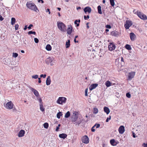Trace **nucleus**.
Here are the masks:
<instances>
[{"mask_svg": "<svg viewBox=\"0 0 147 147\" xmlns=\"http://www.w3.org/2000/svg\"><path fill=\"white\" fill-rule=\"evenodd\" d=\"M74 42H78V41H76V38H74Z\"/></svg>", "mask_w": 147, "mask_h": 147, "instance_id": "0e129e2a", "label": "nucleus"}, {"mask_svg": "<svg viewBox=\"0 0 147 147\" xmlns=\"http://www.w3.org/2000/svg\"><path fill=\"white\" fill-rule=\"evenodd\" d=\"M26 6L28 8L33 11H36V10L38 9L36 5L34 3H27L26 4Z\"/></svg>", "mask_w": 147, "mask_h": 147, "instance_id": "f03ea898", "label": "nucleus"}, {"mask_svg": "<svg viewBox=\"0 0 147 147\" xmlns=\"http://www.w3.org/2000/svg\"><path fill=\"white\" fill-rule=\"evenodd\" d=\"M34 41L36 43H37L38 42L39 40L37 38H34Z\"/></svg>", "mask_w": 147, "mask_h": 147, "instance_id": "a19ab883", "label": "nucleus"}, {"mask_svg": "<svg viewBox=\"0 0 147 147\" xmlns=\"http://www.w3.org/2000/svg\"><path fill=\"white\" fill-rule=\"evenodd\" d=\"M88 89L86 88L85 89V95L86 96H88Z\"/></svg>", "mask_w": 147, "mask_h": 147, "instance_id": "4c0bfd02", "label": "nucleus"}, {"mask_svg": "<svg viewBox=\"0 0 147 147\" xmlns=\"http://www.w3.org/2000/svg\"><path fill=\"white\" fill-rule=\"evenodd\" d=\"M78 22V21L77 20H76L74 22V24H75L77 26H79V24L77 23V22Z\"/></svg>", "mask_w": 147, "mask_h": 147, "instance_id": "ea45409f", "label": "nucleus"}, {"mask_svg": "<svg viewBox=\"0 0 147 147\" xmlns=\"http://www.w3.org/2000/svg\"><path fill=\"white\" fill-rule=\"evenodd\" d=\"M132 135H133V138H135L136 137V135H135V134L133 132Z\"/></svg>", "mask_w": 147, "mask_h": 147, "instance_id": "4d7b16f0", "label": "nucleus"}, {"mask_svg": "<svg viewBox=\"0 0 147 147\" xmlns=\"http://www.w3.org/2000/svg\"><path fill=\"white\" fill-rule=\"evenodd\" d=\"M28 34L29 35H30L31 34H34V35H35L36 34V33L35 32H33L32 31H29L28 32Z\"/></svg>", "mask_w": 147, "mask_h": 147, "instance_id": "f704fd0d", "label": "nucleus"}, {"mask_svg": "<svg viewBox=\"0 0 147 147\" xmlns=\"http://www.w3.org/2000/svg\"><path fill=\"white\" fill-rule=\"evenodd\" d=\"M70 116V113L69 111H67V113L65 114V118H67L69 117Z\"/></svg>", "mask_w": 147, "mask_h": 147, "instance_id": "bb28decb", "label": "nucleus"}, {"mask_svg": "<svg viewBox=\"0 0 147 147\" xmlns=\"http://www.w3.org/2000/svg\"><path fill=\"white\" fill-rule=\"evenodd\" d=\"M136 14L142 20H145L147 19L146 16L140 11H137Z\"/></svg>", "mask_w": 147, "mask_h": 147, "instance_id": "39448f33", "label": "nucleus"}, {"mask_svg": "<svg viewBox=\"0 0 147 147\" xmlns=\"http://www.w3.org/2000/svg\"><path fill=\"white\" fill-rule=\"evenodd\" d=\"M106 28H111V27L110 25H107L106 26Z\"/></svg>", "mask_w": 147, "mask_h": 147, "instance_id": "3c124183", "label": "nucleus"}, {"mask_svg": "<svg viewBox=\"0 0 147 147\" xmlns=\"http://www.w3.org/2000/svg\"><path fill=\"white\" fill-rule=\"evenodd\" d=\"M82 142L85 144H88L89 142V139L87 136H85L82 138Z\"/></svg>", "mask_w": 147, "mask_h": 147, "instance_id": "1a4fd4ad", "label": "nucleus"}, {"mask_svg": "<svg viewBox=\"0 0 147 147\" xmlns=\"http://www.w3.org/2000/svg\"><path fill=\"white\" fill-rule=\"evenodd\" d=\"M33 26V25L32 24H30L29 25L28 27V28L29 29H31V27Z\"/></svg>", "mask_w": 147, "mask_h": 147, "instance_id": "603ef678", "label": "nucleus"}, {"mask_svg": "<svg viewBox=\"0 0 147 147\" xmlns=\"http://www.w3.org/2000/svg\"><path fill=\"white\" fill-rule=\"evenodd\" d=\"M130 36L131 40L132 41H134L136 37L135 34L131 32L130 33Z\"/></svg>", "mask_w": 147, "mask_h": 147, "instance_id": "dca6fc26", "label": "nucleus"}, {"mask_svg": "<svg viewBox=\"0 0 147 147\" xmlns=\"http://www.w3.org/2000/svg\"><path fill=\"white\" fill-rule=\"evenodd\" d=\"M40 1L41 2V3H44V1L43 0H38V2H40Z\"/></svg>", "mask_w": 147, "mask_h": 147, "instance_id": "bf43d9fd", "label": "nucleus"}, {"mask_svg": "<svg viewBox=\"0 0 147 147\" xmlns=\"http://www.w3.org/2000/svg\"><path fill=\"white\" fill-rule=\"evenodd\" d=\"M72 28L71 25H69L68 26V28L67 29V34L69 35L71 34L72 32Z\"/></svg>", "mask_w": 147, "mask_h": 147, "instance_id": "4468645a", "label": "nucleus"}, {"mask_svg": "<svg viewBox=\"0 0 147 147\" xmlns=\"http://www.w3.org/2000/svg\"><path fill=\"white\" fill-rule=\"evenodd\" d=\"M46 49L48 51H50L51 50V47L50 45H47L46 47Z\"/></svg>", "mask_w": 147, "mask_h": 147, "instance_id": "5701e85b", "label": "nucleus"}, {"mask_svg": "<svg viewBox=\"0 0 147 147\" xmlns=\"http://www.w3.org/2000/svg\"><path fill=\"white\" fill-rule=\"evenodd\" d=\"M3 19V18L2 17V16L0 15V20L2 21Z\"/></svg>", "mask_w": 147, "mask_h": 147, "instance_id": "13d9d810", "label": "nucleus"}, {"mask_svg": "<svg viewBox=\"0 0 147 147\" xmlns=\"http://www.w3.org/2000/svg\"><path fill=\"white\" fill-rule=\"evenodd\" d=\"M70 40H68L67 42H66L65 46L66 48H69L70 46Z\"/></svg>", "mask_w": 147, "mask_h": 147, "instance_id": "393cba45", "label": "nucleus"}, {"mask_svg": "<svg viewBox=\"0 0 147 147\" xmlns=\"http://www.w3.org/2000/svg\"><path fill=\"white\" fill-rule=\"evenodd\" d=\"M19 25L18 24H16L15 26V29L17 30L18 29Z\"/></svg>", "mask_w": 147, "mask_h": 147, "instance_id": "49530a36", "label": "nucleus"}, {"mask_svg": "<svg viewBox=\"0 0 147 147\" xmlns=\"http://www.w3.org/2000/svg\"><path fill=\"white\" fill-rule=\"evenodd\" d=\"M115 142V140L114 139H112L110 141V142L111 144L112 145H115V144H114V143Z\"/></svg>", "mask_w": 147, "mask_h": 147, "instance_id": "473e14b6", "label": "nucleus"}, {"mask_svg": "<svg viewBox=\"0 0 147 147\" xmlns=\"http://www.w3.org/2000/svg\"><path fill=\"white\" fill-rule=\"evenodd\" d=\"M132 22L128 20H126L124 25V27L126 29H128L132 25Z\"/></svg>", "mask_w": 147, "mask_h": 147, "instance_id": "0eeeda50", "label": "nucleus"}, {"mask_svg": "<svg viewBox=\"0 0 147 147\" xmlns=\"http://www.w3.org/2000/svg\"><path fill=\"white\" fill-rule=\"evenodd\" d=\"M94 127L93 126L92 128L91 131L92 132H94L95 131V129H94Z\"/></svg>", "mask_w": 147, "mask_h": 147, "instance_id": "5fc2aeb1", "label": "nucleus"}, {"mask_svg": "<svg viewBox=\"0 0 147 147\" xmlns=\"http://www.w3.org/2000/svg\"><path fill=\"white\" fill-rule=\"evenodd\" d=\"M13 105L11 101L8 102L5 105V107L8 109H11L13 107Z\"/></svg>", "mask_w": 147, "mask_h": 147, "instance_id": "6e6552de", "label": "nucleus"}, {"mask_svg": "<svg viewBox=\"0 0 147 147\" xmlns=\"http://www.w3.org/2000/svg\"><path fill=\"white\" fill-rule=\"evenodd\" d=\"M98 86V84H92L89 87V89L90 90H92L93 89L95 88Z\"/></svg>", "mask_w": 147, "mask_h": 147, "instance_id": "2eb2a0df", "label": "nucleus"}, {"mask_svg": "<svg viewBox=\"0 0 147 147\" xmlns=\"http://www.w3.org/2000/svg\"><path fill=\"white\" fill-rule=\"evenodd\" d=\"M135 75V72L129 73L128 74V80H131L133 78Z\"/></svg>", "mask_w": 147, "mask_h": 147, "instance_id": "9d476101", "label": "nucleus"}, {"mask_svg": "<svg viewBox=\"0 0 147 147\" xmlns=\"http://www.w3.org/2000/svg\"><path fill=\"white\" fill-rule=\"evenodd\" d=\"M59 129V127H58L57 126L56 127V129L55 130L56 131H58Z\"/></svg>", "mask_w": 147, "mask_h": 147, "instance_id": "680f3d73", "label": "nucleus"}, {"mask_svg": "<svg viewBox=\"0 0 147 147\" xmlns=\"http://www.w3.org/2000/svg\"><path fill=\"white\" fill-rule=\"evenodd\" d=\"M137 11H136V9H134L133 11V12L134 13H136V12Z\"/></svg>", "mask_w": 147, "mask_h": 147, "instance_id": "69168bd1", "label": "nucleus"}, {"mask_svg": "<svg viewBox=\"0 0 147 147\" xmlns=\"http://www.w3.org/2000/svg\"><path fill=\"white\" fill-rule=\"evenodd\" d=\"M29 88L32 92H33L34 95L36 97H38L39 96V94L37 90L31 87H29Z\"/></svg>", "mask_w": 147, "mask_h": 147, "instance_id": "9b49d317", "label": "nucleus"}, {"mask_svg": "<svg viewBox=\"0 0 147 147\" xmlns=\"http://www.w3.org/2000/svg\"><path fill=\"white\" fill-rule=\"evenodd\" d=\"M81 122H82V121H78L76 122L75 123L76 124V125H79V124H80L81 123Z\"/></svg>", "mask_w": 147, "mask_h": 147, "instance_id": "c03bdc74", "label": "nucleus"}, {"mask_svg": "<svg viewBox=\"0 0 147 147\" xmlns=\"http://www.w3.org/2000/svg\"><path fill=\"white\" fill-rule=\"evenodd\" d=\"M97 9H98V13L100 14H102L101 6L100 5L98 6L97 7Z\"/></svg>", "mask_w": 147, "mask_h": 147, "instance_id": "b1692460", "label": "nucleus"}, {"mask_svg": "<svg viewBox=\"0 0 147 147\" xmlns=\"http://www.w3.org/2000/svg\"><path fill=\"white\" fill-rule=\"evenodd\" d=\"M142 146L144 147H147V143L146 144L145 143H144L142 144Z\"/></svg>", "mask_w": 147, "mask_h": 147, "instance_id": "864d4df0", "label": "nucleus"}, {"mask_svg": "<svg viewBox=\"0 0 147 147\" xmlns=\"http://www.w3.org/2000/svg\"><path fill=\"white\" fill-rule=\"evenodd\" d=\"M62 114L61 113V112H59L58 113L57 115V117L58 119H59L60 117V116H62Z\"/></svg>", "mask_w": 147, "mask_h": 147, "instance_id": "2f4dec72", "label": "nucleus"}, {"mask_svg": "<svg viewBox=\"0 0 147 147\" xmlns=\"http://www.w3.org/2000/svg\"><path fill=\"white\" fill-rule=\"evenodd\" d=\"M111 116H109V117H108L107 119L106 120V122H108L109 121V120H110L111 119Z\"/></svg>", "mask_w": 147, "mask_h": 147, "instance_id": "8fccbe9b", "label": "nucleus"}, {"mask_svg": "<svg viewBox=\"0 0 147 147\" xmlns=\"http://www.w3.org/2000/svg\"><path fill=\"white\" fill-rule=\"evenodd\" d=\"M38 100L40 103V104H42V100L41 98H38Z\"/></svg>", "mask_w": 147, "mask_h": 147, "instance_id": "a18cd8bd", "label": "nucleus"}, {"mask_svg": "<svg viewBox=\"0 0 147 147\" xmlns=\"http://www.w3.org/2000/svg\"><path fill=\"white\" fill-rule=\"evenodd\" d=\"M121 61L123 62H124L123 59V57H121Z\"/></svg>", "mask_w": 147, "mask_h": 147, "instance_id": "338daca9", "label": "nucleus"}, {"mask_svg": "<svg viewBox=\"0 0 147 147\" xmlns=\"http://www.w3.org/2000/svg\"><path fill=\"white\" fill-rule=\"evenodd\" d=\"M78 113L76 111H74L73 113L71 118V121L72 122H75L77 120L78 118Z\"/></svg>", "mask_w": 147, "mask_h": 147, "instance_id": "423d86ee", "label": "nucleus"}, {"mask_svg": "<svg viewBox=\"0 0 147 147\" xmlns=\"http://www.w3.org/2000/svg\"><path fill=\"white\" fill-rule=\"evenodd\" d=\"M111 5L112 7H114L115 5V2L114 0H109Z\"/></svg>", "mask_w": 147, "mask_h": 147, "instance_id": "c756f323", "label": "nucleus"}, {"mask_svg": "<svg viewBox=\"0 0 147 147\" xmlns=\"http://www.w3.org/2000/svg\"><path fill=\"white\" fill-rule=\"evenodd\" d=\"M16 20L15 18H11V24L12 25H13L15 24V22H16Z\"/></svg>", "mask_w": 147, "mask_h": 147, "instance_id": "a878e982", "label": "nucleus"}, {"mask_svg": "<svg viewBox=\"0 0 147 147\" xmlns=\"http://www.w3.org/2000/svg\"><path fill=\"white\" fill-rule=\"evenodd\" d=\"M118 131L120 134H123L125 131V127L123 125L121 126L119 128Z\"/></svg>", "mask_w": 147, "mask_h": 147, "instance_id": "ddd939ff", "label": "nucleus"}, {"mask_svg": "<svg viewBox=\"0 0 147 147\" xmlns=\"http://www.w3.org/2000/svg\"><path fill=\"white\" fill-rule=\"evenodd\" d=\"M94 127L95 126L96 127V128H98L100 126V125L99 124H96L94 126Z\"/></svg>", "mask_w": 147, "mask_h": 147, "instance_id": "58836bf2", "label": "nucleus"}, {"mask_svg": "<svg viewBox=\"0 0 147 147\" xmlns=\"http://www.w3.org/2000/svg\"><path fill=\"white\" fill-rule=\"evenodd\" d=\"M38 78V80H39L38 81L39 83H40L41 82V81L40 80V78Z\"/></svg>", "mask_w": 147, "mask_h": 147, "instance_id": "052dcab7", "label": "nucleus"}, {"mask_svg": "<svg viewBox=\"0 0 147 147\" xmlns=\"http://www.w3.org/2000/svg\"><path fill=\"white\" fill-rule=\"evenodd\" d=\"M46 10H47V11H46V12H47V11L49 12V14H50V9H47Z\"/></svg>", "mask_w": 147, "mask_h": 147, "instance_id": "6e6d98bb", "label": "nucleus"}, {"mask_svg": "<svg viewBox=\"0 0 147 147\" xmlns=\"http://www.w3.org/2000/svg\"><path fill=\"white\" fill-rule=\"evenodd\" d=\"M89 17H90L89 15L87 16H84V18L85 20H87V19H89Z\"/></svg>", "mask_w": 147, "mask_h": 147, "instance_id": "de8ad7c7", "label": "nucleus"}, {"mask_svg": "<svg viewBox=\"0 0 147 147\" xmlns=\"http://www.w3.org/2000/svg\"><path fill=\"white\" fill-rule=\"evenodd\" d=\"M25 134V131L23 130H21L20 132L18 134V136L19 137H23Z\"/></svg>", "mask_w": 147, "mask_h": 147, "instance_id": "a211bd4d", "label": "nucleus"}, {"mask_svg": "<svg viewBox=\"0 0 147 147\" xmlns=\"http://www.w3.org/2000/svg\"><path fill=\"white\" fill-rule=\"evenodd\" d=\"M46 74H41L40 75V77L41 78L43 77V78H45L46 76Z\"/></svg>", "mask_w": 147, "mask_h": 147, "instance_id": "09e8293b", "label": "nucleus"}, {"mask_svg": "<svg viewBox=\"0 0 147 147\" xmlns=\"http://www.w3.org/2000/svg\"><path fill=\"white\" fill-rule=\"evenodd\" d=\"M40 109L43 112L45 111L44 109L43 108L42 104H40Z\"/></svg>", "mask_w": 147, "mask_h": 147, "instance_id": "7c9ffc66", "label": "nucleus"}, {"mask_svg": "<svg viewBox=\"0 0 147 147\" xmlns=\"http://www.w3.org/2000/svg\"><path fill=\"white\" fill-rule=\"evenodd\" d=\"M49 126V124L48 123H45L44 124V127L45 128H47Z\"/></svg>", "mask_w": 147, "mask_h": 147, "instance_id": "c9c22d12", "label": "nucleus"}, {"mask_svg": "<svg viewBox=\"0 0 147 147\" xmlns=\"http://www.w3.org/2000/svg\"><path fill=\"white\" fill-rule=\"evenodd\" d=\"M27 26H26V25L25 26V27H24V30H26L27 28H28L27 27Z\"/></svg>", "mask_w": 147, "mask_h": 147, "instance_id": "e2e57ef3", "label": "nucleus"}, {"mask_svg": "<svg viewBox=\"0 0 147 147\" xmlns=\"http://www.w3.org/2000/svg\"><path fill=\"white\" fill-rule=\"evenodd\" d=\"M51 82V80L50 76H48L46 80V84L47 85H49L50 84Z\"/></svg>", "mask_w": 147, "mask_h": 147, "instance_id": "6ab92c4d", "label": "nucleus"}, {"mask_svg": "<svg viewBox=\"0 0 147 147\" xmlns=\"http://www.w3.org/2000/svg\"><path fill=\"white\" fill-rule=\"evenodd\" d=\"M104 112L105 113H106L107 115L110 112V110L109 109L108 107H104Z\"/></svg>", "mask_w": 147, "mask_h": 147, "instance_id": "aec40b11", "label": "nucleus"}, {"mask_svg": "<svg viewBox=\"0 0 147 147\" xmlns=\"http://www.w3.org/2000/svg\"><path fill=\"white\" fill-rule=\"evenodd\" d=\"M84 11L85 13L88 12L90 13L91 11V9L90 7H87L84 8Z\"/></svg>", "mask_w": 147, "mask_h": 147, "instance_id": "f3484780", "label": "nucleus"}, {"mask_svg": "<svg viewBox=\"0 0 147 147\" xmlns=\"http://www.w3.org/2000/svg\"><path fill=\"white\" fill-rule=\"evenodd\" d=\"M98 109L96 108H94L93 111V113L95 114H96L98 113Z\"/></svg>", "mask_w": 147, "mask_h": 147, "instance_id": "cd10ccee", "label": "nucleus"}, {"mask_svg": "<svg viewBox=\"0 0 147 147\" xmlns=\"http://www.w3.org/2000/svg\"><path fill=\"white\" fill-rule=\"evenodd\" d=\"M115 32H116L115 31H112V32H111L112 35H113V36H117V34H116Z\"/></svg>", "mask_w": 147, "mask_h": 147, "instance_id": "37998d69", "label": "nucleus"}, {"mask_svg": "<svg viewBox=\"0 0 147 147\" xmlns=\"http://www.w3.org/2000/svg\"><path fill=\"white\" fill-rule=\"evenodd\" d=\"M57 26L59 29L62 32H64L66 30V26L62 22H57Z\"/></svg>", "mask_w": 147, "mask_h": 147, "instance_id": "f257e3e1", "label": "nucleus"}, {"mask_svg": "<svg viewBox=\"0 0 147 147\" xmlns=\"http://www.w3.org/2000/svg\"><path fill=\"white\" fill-rule=\"evenodd\" d=\"M38 75H33L32 76V78H33L36 79L37 78H38Z\"/></svg>", "mask_w": 147, "mask_h": 147, "instance_id": "e433bc0d", "label": "nucleus"}, {"mask_svg": "<svg viewBox=\"0 0 147 147\" xmlns=\"http://www.w3.org/2000/svg\"><path fill=\"white\" fill-rule=\"evenodd\" d=\"M125 48L128 50H130L131 49V47L129 45L127 44L125 46Z\"/></svg>", "mask_w": 147, "mask_h": 147, "instance_id": "c85d7f7f", "label": "nucleus"}, {"mask_svg": "<svg viewBox=\"0 0 147 147\" xmlns=\"http://www.w3.org/2000/svg\"><path fill=\"white\" fill-rule=\"evenodd\" d=\"M59 136L61 138L65 139L67 137V135L65 134H59Z\"/></svg>", "mask_w": 147, "mask_h": 147, "instance_id": "412c9836", "label": "nucleus"}, {"mask_svg": "<svg viewBox=\"0 0 147 147\" xmlns=\"http://www.w3.org/2000/svg\"><path fill=\"white\" fill-rule=\"evenodd\" d=\"M18 54L17 53H13L12 56L13 57L16 58L18 57Z\"/></svg>", "mask_w": 147, "mask_h": 147, "instance_id": "72a5a7b5", "label": "nucleus"}, {"mask_svg": "<svg viewBox=\"0 0 147 147\" xmlns=\"http://www.w3.org/2000/svg\"><path fill=\"white\" fill-rule=\"evenodd\" d=\"M105 85L107 87H109L112 85V83L109 81H107L105 82Z\"/></svg>", "mask_w": 147, "mask_h": 147, "instance_id": "4be33fe9", "label": "nucleus"}, {"mask_svg": "<svg viewBox=\"0 0 147 147\" xmlns=\"http://www.w3.org/2000/svg\"><path fill=\"white\" fill-rule=\"evenodd\" d=\"M67 99L63 97H60L59 98L57 102L59 104L62 105L63 103H65Z\"/></svg>", "mask_w": 147, "mask_h": 147, "instance_id": "20e7f679", "label": "nucleus"}, {"mask_svg": "<svg viewBox=\"0 0 147 147\" xmlns=\"http://www.w3.org/2000/svg\"><path fill=\"white\" fill-rule=\"evenodd\" d=\"M102 147H105V144H103L102 145Z\"/></svg>", "mask_w": 147, "mask_h": 147, "instance_id": "774afa93", "label": "nucleus"}, {"mask_svg": "<svg viewBox=\"0 0 147 147\" xmlns=\"http://www.w3.org/2000/svg\"><path fill=\"white\" fill-rule=\"evenodd\" d=\"M54 59L53 57H49L46 60V62L48 65L50 64L52 66L54 65L55 63Z\"/></svg>", "mask_w": 147, "mask_h": 147, "instance_id": "7ed1b4c3", "label": "nucleus"}, {"mask_svg": "<svg viewBox=\"0 0 147 147\" xmlns=\"http://www.w3.org/2000/svg\"><path fill=\"white\" fill-rule=\"evenodd\" d=\"M115 45L113 43H110L108 46L109 50L111 51L115 49Z\"/></svg>", "mask_w": 147, "mask_h": 147, "instance_id": "f8f14e48", "label": "nucleus"}, {"mask_svg": "<svg viewBox=\"0 0 147 147\" xmlns=\"http://www.w3.org/2000/svg\"><path fill=\"white\" fill-rule=\"evenodd\" d=\"M126 96L128 98H130L131 97L130 94H129V93H127L126 94Z\"/></svg>", "mask_w": 147, "mask_h": 147, "instance_id": "79ce46f5", "label": "nucleus"}]
</instances>
